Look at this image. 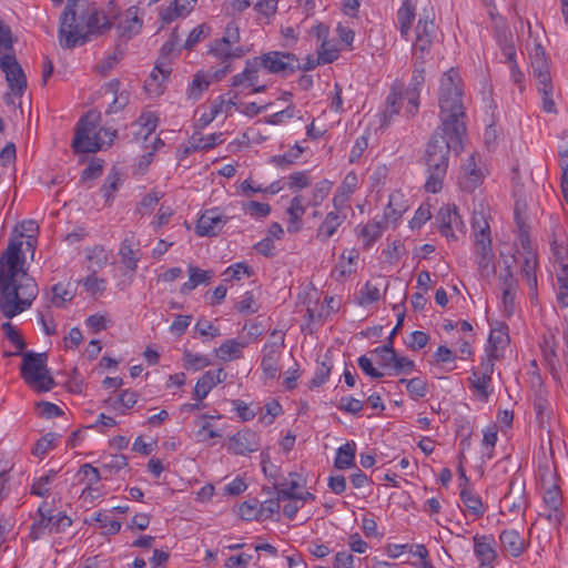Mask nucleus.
I'll list each match as a JSON object with an SVG mask.
<instances>
[{"label":"nucleus","mask_w":568,"mask_h":568,"mask_svg":"<svg viewBox=\"0 0 568 568\" xmlns=\"http://www.w3.org/2000/svg\"><path fill=\"white\" fill-rule=\"evenodd\" d=\"M79 474L83 476V480L87 483V487L83 489L82 495L92 491V486L101 480V475L98 468L90 464H84L80 467Z\"/></svg>","instance_id":"40"},{"label":"nucleus","mask_w":568,"mask_h":568,"mask_svg":"<svg viewBox=\"0 0 568 568\" xmlns=\"http://www.w3.org/2000/svg\"><path fill=\"white\" fill-rule=\"evenodd\" d=\"M239 515L244 520H254L261 518L260 501L256 498H252L243 501L239 506Z\"/></svg>","instance_id":"39"},{"label":"nucleus","mask_w":568,"mask_h":568,"mask_svg":"<svg viewBox=\"0 0 568 568\" xmlns=\"http://www.w3.org/2000/svg\"><path fill=\"white\" fill-rule=\"evenodd\" d=\"M509 342V336L504 327L491 329L488 338V352H496L499 354V349L504 348Z\"/></svg>","instance_id":"38"},{"label":"nucleus","mask_w":568,"mask_h":568,"mask_svg":"<svg viewBox=\"0 0 568 568\" xmlns=\"http://www.w3.org/2000/svg\"><path fill=\"white\" fill-rule=\"evenodd\" d=\"M399 383H405L406 388L410 396L415 398H420L426 395V382L422 378H412V379H405L402 378Z\"/></svg>","instance_id":"57"},{"label":"nucleus","mask_w":568,"mask_h":568,"mask_svg":"<svg viewBox=\"0 0 568 568\" xmlns=\"http://www.w3.org/2000/svg\"><path fill=\"white\" fill-rule=\"evenodd\" d=\"M469 381L475 390L487 399L489 395L488 388L491 382V377H486L484 375H480L479 373L473 372V375L469 378Z\"/></svg>","instance_id":"56"},{"label":"nucleus","mask_w":568,"mask_h":568,"mask_svg":"<svg viewBox=\"0 0 568 568\" xmlns=\"http://www.w3.org/2000/svg\"><path fill=\"white\" fill-rule=\"evenodd\" d=\"M121 263L130 271H135L138 267L139 258L128 241H124L120 247Z\"/></svg>","instance_id":"49"},{"label":"nucleus","mask_w":568,"mask_h":568,"mask_svg":"<svg viewBox=\"0 0 568 568\" xmlns=\"http://www.w3.org/2000/svg\"><path fill=\"white\" fill-rule=\"evenodd\" d=\"M464 135H456L455 131L442 130L439 126L428 141L424 154L427 180L425 190L437 193L443 189L447 174L450 151L459 152Z\"/></svg>","instance_id":"2"},{"label":"nucleus","mask_w":568,"mask_h":568,"mask_svg":"<svg viewBox=\"0 0 568 568\" xmlns=\"http://www.w3.org/2000/svg\"><path fill=\"white\" fill-rule=\"evenodd\" d=\"M355 443H346L337 449L334 466L338 469H345L354 464Z\"/></svg>","instance_id":"36"},{"label":"nucleus","mask_w":568,"mask_h":568,"mask_svg":"<svg viewBox=\"0 0 568 568\" xmlns=\"http://www.w3.org/2000/svg\"><path fill=\"white\" fill-rule=\"evenodd\" d=\"M332 189V182L327 180H323L315 184L312 190V197L310 200V204L313 206H318L327 197Z\"/></svg>","instance_id":"47"},{"label":"nucleus","mask_w":568,"mask_h":568,"mask_svg":"<svg viewBox=\"0 0 568 568\" xmlns=\"http://www.w3.org/2000/svg\"><path fill=\"white\" fill-rule=\"evenodd\" d=\"M483 179L484 174L481 170L477 168L476 156L473 154L463 169L459 176V185L463 190L473 192L481 184Z\"/></svg>","instance_id":"21"},{"label":"nucleus","mask_w":568,"mask_h":568,"mask_svg":"<svg viewBox=\"0 0 568 568\" xmlns=\"http://www.w3.org/2000/svg\"><path fill=\"white\" fill-rule=\"evenodd\" d=\"M474 554L480 562L481 568H494L497 560L496 541L491 535H475Z\"/></svg>","instance_id":"18"},{"label":"nucleus","mask_w":568,"mask_h":568,"mask_svg":"<svg viewBox=\"0 0 568 568\" xmlns=\"http://www.w3.org/2000/svg\"><path fill=\"white\" fill-rule=\"evenodd\" d=\"M532 74L536 80L538 92L542 95V109L548 113H557L556 103L552 99L554 85L545 49L536 44L530 54Z\"/></svg>","instance_id":"7"},{"label":"nucleus","mask_w":568,"mask_h":568,"mask_svg":"<svg viewBox=\"0 0 568 568\" xmlns=\"http://www.w3.org/2000/svg\"><path fill=\"white\" fill-rule=\"evenodd\" d=\"M207 418H210L207 415H202L199 417V419L202 422L201 423V427L200 429L197 430V438L200 442L202 443H206L209 442L210 439H213V438H219L221 437V434L219 432H216L211 423L207 420Z\"/></svg>","instance_id":"51"},{"label":"nucleus","mask_w":568,"mask_h":568,"mask_svg":"<svg viewBox=\"0 0 568 568\" xmlns=\"http://www.w3.org/2000/svg\"><path fill=\"white\" fill-rule=\"evenodd\" d=\"M47 518L50 519L49 532H61L64 531L72 525V520L69 516L63 513H58L57 515H52L49 509V514H47Z\"/></svg>","instance_id":"44"},{"label":"nucleus","mask_w":568,"mask_h":568,"mask_svg":"<svg viewBox=\"0 0 568 568\" xmlns=\"http://www.w3.org/2000/svg\"><path fill=\"white\" fill-rule=\"evenodd\" d=\"M22 243H10L0 258V312L12 318L28 310L38 295V285L19 267Z\"/></svg>","instance_id":"1"},{"label":"nucleus","mask_w":568,"mask_h":568,"mask_svg":"<svg viewBox=\"0 0 568 568\" xmlns=\"http://www.w3.org/2000/svg\"><path fill=\"white\" fill-rule=\"evenodd\" d=\"M339 50L327 40L323 41L318 51L316 63H332L338 58Z\"/></svg>","instance_id":"43"},{"label":"nucleus","mask_w":568,"mask_h":568,"mask_svg":"<svg viewBox=\"0 0 568 568\" xmlns=\"http://www.w3.org/2000/svg\"><path fill=\"white\" fill-rule=\"evenodd\" d=\"M85 24L77 19V11L64 8L60 19L59 42L63 48H74L88 41Z\"/></svg>","instance_id":"9"},{"label":"nucleus","mask_w":568,"mask_h":568,"mask_svg":"<svg viewBox=\"0 0 568 568\" xmlns=\"http://www.w3.org/2000/svg\"><path fill=\"white\" fill-rule=\"evenodd\" d=\"M346 209H335L328 212L316 231V239L326 242L332 239L338 231L339 226L346 220Z\"/></svg>","instance_id":"19"},{"label":"nucleus","mask_w":568,"mask_h":568,"mask_svg":"<svg viewBox=\"0 0 568 568\" xmlns=\"http://www.w3.org/2000/svg\"><path fill=\"white\" fill-rule=\"evenodd\" d=\"M460 499L465 509L474 515L475 517H480L484 515L486 508L480 499V497L474 494L471 490L467 488H463L460 491Z\"/></svg>","instance_id":"32"},{"label":"nucleus","mask_w":568,"mask_h":568,"mask_svg":"<svg viewBox=\"0 0 568 568\" xmlns=\"http://www.w3.org/2000/svg\"><path fill=\"white\" fill-rule=\"evenodd\" d=\"M281 356V345L276 343L266 344L263 347L262 369L270 378H275L278 373V361Z\"/></svg>","instance_id":"23"},{"label":"nucleus","mask_w":568,"mask_h":568,"mask_svg":"<svg viewBox=\"0 0 568 568\" xmlns=\"http://www.w3.org/2000/svg\"><path fill=\"white\" fill-rule=\"evenodd\" d=\"M256 59H258L260 67L270 73L286 75L300 69L298 59L288 52L270 51Z\"/></svg>","instance_id":"10"},{"label":"nucleus","mask_w":568,"mask_h":568,"mask_svg":"<svg viewBox=\"0 0 568 568\" xmlns=\"http://www.w3.org/2000/svg\"><path fill=\"white\" fill-rule=\"evenodd\" d=\"M332 371V365L328 362H322L318 364L314 377L310 382V387H320L322 386L328 378Z\"/></svg>","instance_id":"59"},{"label":"nucleus","mask_w":568,"mask_h":568,"mask_svg":"<svg viewBox=\"0 0 568 568\" xmlns=\"http://www.w3.org/2000/svg\"><path fill=\"white\" fill-rule=\"evenodd\" d=\"M425 60H416L410 83L406 90L402 85L395 84L386 99L385 110L383 112V124H388L397 115L405 104V115L414 116L419 106V92L425 81Z\"/></svg>","instance_id":"4"},{"label":"nucleus","mask_w":568,"mask_h":568,"mask_svg":"<svg viewBox=\"0 0 568 568\" xmlns=\"http://www.w3.org/2000/svg\"><path fill=\"white\" fill-rule=\"evenodd\" d=\"M499 541L503 551L514 558L520 557L529 546V542L515 529H504L499 534Z\"/></svg>","instance_id":"20"},{"label":"nucleus","mask_w":568,"mask_h":568,"mask_svg":"<svg viewBox=\"0 0 568 568\" xmlns=\"http://www.w3.org/2000/svg\"><path fill=\"white\" fill-rule=\"evenodd\" d=\"M302 153H303V149L298 144H295L286 153L282 154V155L272 156L271 162L273 164H275L276 166L285 169L288 165H291L292 163H294L295 160H297Z\"/></svg>","instance_id":"41"},{"label":"nucleus","mask_w":568,"mask_h":568,"mask_svg":"<svg viewBox=\"0 0 568 568\" xmlns=\"http://www.w3.org/2000/svg\"><path fill=\"white\" fill-rule=\"evenodd\" d=\"M94 520L100 524L102 534H104V535H115L121 529V523L119 520L111 518L110 516H108L105 514L99 513L95 516Z\"/></svg>","instance_id":"50"},{"label":"nucleus","mask_w":568,"mask_h":568,"mask_svg":"<svg viewBox=\"0 0 568 568\" xmlns=\"http://www.w3.org/2000/svg\"><path fill=\"white\" fill-rule=\"evenodd\" d=\"M230 217L217 207L205 210L197 220L195 231L200 236H216L220 234Z\"/></svg>","instance_id":"16"},{"label":"nucleus","mask_w":568,"mask_h":568,"mask_svg":"<svg viewBox=\"0 0 568 568\" xmlns=\"http://www.w3.org/2000/svg\"><path fill=\"white\" fill-rule=\"evenodd\" d=\"M222 133H212L206 136L192 135L186 151L210 150L222 142Z\"/></svg>","instance_id":"37"},{"label":"nucleus","mask_w":568,"mask_h":568,"mask_svg":"<svg viewBox=\"0 0 568 568\" xmlns=\"http://www.w3.org/2000/svg\"><path fill=\"white\" fill-rule=\"evenodd\" d=\"M384 284V280L378 277L375 281H368L359 291V304L369 305L377 302L381 298V286Z\"/></svg>","instance_id":"31"},{"label":"nucleus","mask_w":568,"mask_h":568,"mask_svg":"<svg viewBox=\"0 0 568 568\" xmlns=\"http://www.w3.org/2000/svg\"><path fill=\"white\" fill-rule=\"evenodd\" d=\"M558 281V302L562 307L568 306V274L567 271L557 274Z\"/></svg>","instance_id":"64"},{"label":"nucleus","mask_w":568,"mask_h":568,"mask_svg":"<svg viewBox=\"0 0 568 568\" xmlns=\"http://www.w3.org/2000/svg\"><path fill=\"white\" fill-rule=\"evenodd\" d=\"M383 234V225L381 222H369L361 231L363 241L367 246L372 245Z\"/></svg>","instance_id":"46"},{"label":"nucleus","mask_w":568,"mask_h":568,"mask_svg":"<svg viewBox=\"0 0 568 568\" xmlns=\"http://www.w3.org/2000/svg\"><path fill=\"white\" fill-rule=\"evenodd\" d=\"M246 345V342L231 338L222 343L220 347L215 349V354L223 362L234 361L242 356V352Z\"/></svg>","instance_id":"27"},{"label":"nucleus","mask_w":568,"mask_h":568,"mask_svg":"<svg viewBox=\"0 0 568 568\" xmlns=\"http://www.w3.org/2000/svg\"><path fill=\"white\" fill-rule=\"evenodd\" d=\"M403 195L394 192L389 195L388 204L384 212V219L389 222H396L406 211V206L402 203Z\"/></svg>","instance_id":"34"},{"label":"nucleus","mask_w":568,"mask_h":568,"mask_svg":"<svg viewBox=\"0 0 568 568\" xmlns=\"http://www.w3.org/2000/svg\"><path fill=\"white\" fill-rule=\"evenodd\" d=\"M210 85V82L202 74H195L189 89L187 95L192 100H199L201 93L206 90Z\"/></svg>","instance_id":"54"},{"label":"nucleus","mask_w":568,"mask_h":568,"mask_svg":"<svg viewBox=\"0 0 568 568\" xmlns=\"http://www.w3.org/2000/svg\"><path fill=\"white\" fill-rule=\"evenodd\" d=\"M244 211L253 217H266L271 213V206L267 203L251 201L244 205Z\"/></svg>","instance_id":"60"},{"label":"nucleus","mask_w":568,"mask_h":568,"mask_svg":"<svg viewBox=\"0 0 568 568\" xmlns=\"http://www.w3.org/2000/svg\"><path fill=\"white\" fill-rule=\"evenodd\" d=\"M225 446L229 453L245 456L260 449V436L256 432L244 428L230 436Z\"/></svg>","instance_id":"14"},{"label":"nucleus","mask_w":568,"mask_h":568,"mask_svg":"<svg viewBox=\"0 0 568 568\" xmlns=\"http://www.w3.org/2000/svg\"><path fill=\"white\" fill-rule=\"evenodd\" d=\"M1 329L7 337V339L16 347V352H4V356H13L21 354L22 349L26 347V343L18 332V329L10 323L6 322L1 325Z\"/></svg>","instance_id":"35"},{"label":"nucleus","mask_w":568,"mask_h":568,"mask_svg":"<svg viewBox=\"0 0 568 568\" xmlns=\"http://www.w3.org/2000/svg\"><path fill=\"white\" fill-rule=\"evenodd\" d=\"M214 387V382L210 374H204L195 384L194 387V397L197 402H202L211 389Z\"/></svg>","instance_id":"52"},{"label":"nucleus","mask_w":568,"mask_h":568,"mask_svg":"<svg viewBox=\"0 0 568 568\" xmlns=\"http://www.w3.org/2000/svg\"><path fill=\"white\" fill-rule=\"evenodd\" d=\"M258 59L246 62L245 69L232 78L233 87H254L258 83Z\"/></svg>","instance_id":"25"},{"label":"nucleus","mask_w":568,"mask_h":568,"mask_svg":"<svg viewBox=\"0 0 568 568\" xmlns=\"http://www.w3.org/2000/svg\"><path fill=\"white\" fill-rule=\"evenodd\" d=\"M210 54H213L215 58L220 59L222 62H227L233 59H239L245 55L246 50L243 47H233V44L223 42L222 39H216L210 50Z\"/></svg>","instance_id":"24"},{"label":"nucleus","mask_w":568,"mask_h":568,"mask_svg":"<svg viewBox=\"0 0 568 568\" xmlns=\"http://www.w3.org/2000/svg\"><path fill=\"white\" fill-rule=\"evenodd\" d=\"M57 437L54 434L49 433L42 436L36 444L32 453L34 456L42 458L48 452L53 449Z\"/></svg>","instance_id":"55"},{"label":"nucleus","mask_w":568,"mask_h":568,"mask_svg":"<svg viewBox=\"0 0 568 568\" xmlns=\"http://www.w3.org/2000/svg\"><path fill=\"white\" fill-rule=\"evenodd\" d=\"M183 361H184L185 368H187V369L192 368L194 371L202 369L204 367H207L211 364L207 356L194 354L189 349H184Z\"/></svg>","instance_id":"42"},{"label":"nucleus","mask_w":568,"mask_h":568,"mask_svg":"<svg viewBox=\"0 0 568 568\" xmlns=\"http://www.w3.org/2000/svg\"><path fill=\"white\" fill-rule=\"evenodd\" d=\"M0 69L6 74L11 92L21 97L27 88V78L14 54H0Z\"/></svg>","instance_id":"12"},{"label":"nucleus","mask_w":568,"mask_h":568,"mask_svg":"<svg viewBox=\"0 0 568 568\" xmlns=\"http://www.w3.org/2000/svg\"><path fill=\"white\" fill-rule=\"evenodd\" d=\"M538 473L544 490V500L551 510H557L561 505V494L559 485L557 484V474L554 467L547 462L539 465Z\"/></svg>","instance_id":"13"},{"label":"nucleus","mask_w":568,"mask_h":568,"mask_svg":"<svg viewBox=\"0 0 568 568\" xmlns=\"http://www.w3.org/2000/svg\"><path fill=\"white\" fill-rule=\"evenodd\" d=\"M52 303L61 307L65 302H69L73 298L74 294L68 286L62 283H58L52 287Z\"/></svg>","instance_id":"53"},{"label":"nucleus","mask_w":568,"mask_h":568,"mask_svg":"<svg viewBox=\"0 0 568 568\" xmlns=\"http://www.w3.org/2000/svg\"><path fill=\"white\" fill-rule=\"evenodd\" d=\"M416 7L413 0H404L397 11V21L402 37L407 38L413 21L415 20Z\"/></svg>","instance_id":"29"},{"label":"nucleus","mask_w":568,"mask_h":568,"mask_svg":"<svg viewBox=\"0 0 568 568\" xmlns=\"http://www.w3.org/2000/svg\"><path fill=\"white\" fill-rule=\"evenodd\" d=\"M521 275L526 278V282L530 290H537V276L536 270L538 266L537 254L534 251L527 252L523 255Z\"/></svg>","instance_id":"30"},{"label":"nucleus","mask_w":568,"mask_h":568,"mask_svg":"<svg viewBox=\"0 0 568 568\" xmlns=\"http://www.w3.org/2000/svg\"><path fill=\"white\" fill-rule=\"evenodd\" d=\"M99 120L100 115L97 112H88L79 120L71 145L75 153H95L104 148Z\"/></svg>","instance_id":"6"},{"label":"nucleus","mask_w":568,"mask_h":568,"mask_svg":"<svg viewBox=\"0 0 568 568\" xmlns=\"http://www.w3.org/2000/svg\"><path fill=\"white\" fill-rule=\"evenodd\" d=\"M358 185V178L356 173L349 172L345 175L342 184L338 186L334 197L333 205L335 209H346V204L351 195L355 192Z\"/></svg>","instance_id":"22"},{"label":"nucleus","mask_w":568,"mask_h":568,"mask_svg":"<svg viewBox=\"0 0 568 568\" xmlns=\"http://www.w3.org/2000/svg\"><path fill=\"white\" fill-rule=\"evenodd\" d=\"M374 353L379 356V365L394 367L397 355L394 351L392 341H388L384 346L377 347Z\"/></svg>","instance_id":"45"},{"label":"nucleus","mask_w":568,"mask_h":568,"mask_svg":"<svg viewBox=\"0 0 568 568\" xmlns=\"http://www.w3.org/2000/svg\"><path fill=\"white\" fill-rule=\"evenodd\" d=\"M560 156V166L562 170L561 175V193L562 196L568 204V150H562L559 152Z\"/></svg>","instance_id":"62"},{"label":"nucleus","mask_w":568,"mask_h":568,"mask_svg":"<svg viewBox=\"0 0 568 568\" xmlns=\"http://www.w3.org/2000/svg\"><path fill=\"white\" fill-rule=\"evenodd\" d=\"M471 226L478 271L487 277L494 272V252L489 223L483 212H474Z\"/></svg>","instance_id":"5"},{"label":"nucleus","mask_w":568,"mask_h":568,"mask_svg":"<svg viewBox=\"0 0 568 568\" xmlns=\"http://www.w3.org/2000/svg\"><path fill=\"white\" fill-rule=\"evenodd\" d=\"M434 38V21L428 18H420L416 27V39L413 43L414 59L425 60L429 55Z\"/></svg>","instance_id":"15"},{"label":"nucleus","mask_w":568,"mask_h":568,"mask_svg":"<svg viewBox=\"0 0 568 568\" xmlns=\"http://www.w3.org/2000/svg\"><path fill=\"white\" fill-rule=\"evenodd\" d=\"M38 514L40 516V519L39 520H36L31 528H30V532H29V537L30 539L32 540H38L40 539L45 530L49 531V526H50V519L47 518V514H49V508H48V505L47 503H42L38 509Z\"/></svg>","instance_id":"33"},{"label":"nucleus","mask_w":568,"mask_h":568,"mask_svg":"<svg viewBox=\"0 0 568 568\" xmlns=\"http://www.w3.org/2000/svg\"><path fill=\"white\" fill-rule=\"evenodd\" d=\"M500 507L504 511L518 515L527 507L525 496V485L517 478L513 479L509 485L508 493L500 500Z\"/></svg>","instance_id":"17"},{"label":"nucleus","mask_w":568,"mask_h":568,"mask_svg":"<svg viewBox=\"0 0 568 568\" xmlns=\"http://www.w3.org/2000/svg\"><path fill=\"white\" fill-rule=\"evenodd\" d=\"M551 251L561 267V272L565 273L568 268V246L562 242L558 243L557 240H554L551 242Z\"/></svg>","instance_id":"58"},{"label":"nucleus","mask_w":568,"mask_h":568,"mask_svg":"<svg viewBox=\"0 0 568 568\" xmlns=\"http://www.w3.org/2000/svg\"><path fill=\"white\" fill-rule=\"evenodd\" d=\"M438 104L442 130H452L456 135H465L466 114L463 103V81L459 72L454 68L445 72L440 79Z\"/></svg>","instance_id":"3"},{"label":"nucleus","mask_w":568,"mask_h":568,"mask_svg":"<svg viewBox=\"0 0 568 568\" xmlns=\"http://www.w3.org/2000/svg\"><path fill=\"white\" fill-rule=\"evenodd\" d=\"M88 36L103 34L111 29V21L101 12L91 9L88 12V19L84 22Z\"/></svg>","instance_id":"28"},{"label":"nucleus","mask_w":568,"mask_h":568,"mask_svg":"<svg viewBox=\"0 0 568 568\" xmlns=\"http://www.w3.org/2000/svg\"><path fill=\"white\" fill-rule=\"evenodd\" d=\"M300 475L290 473L282 481L274 484V489L278 494V498L286 501V499H294L297 496V489L302 487Z\"/></svg>","instance_id":"26"},{"label":"nucleus","mask_w":568,"mask_h":568,"mask_svg":"<svg viewBox=\"0 0 568 568\" xmlns=\"http://www.w3.org/2000/svg\"><path fill=\"white\" fill-rule=\"evenodd\" d=\"M310 185V179L307 172H294L287 178V186L291 190L297 191Z\"/></svg>","instance_id":"63"},{"label":"nucleus","mask_w":568,"mask_h":568,"mask_svg":"<svg viewBox=\"0 0 568 568\" xmlns=\"http://www.w3.org/2000/svg\"><path fill=\"white\" fill-rule=\"evenodd\" d=\"M182 0H174L166 8L161 9L160 18L163 22L169 23L174 19L187 13V7L180 8Z\"/></svg>","instance_id":"48"},{"label":"nucleus","mask_w":568,"mask_h":568,"mask_svg":"<svg viewBox=\"0 0 568 568\" xmlns=\"http://www.w3.org/2000/svg\"><path fill=\"white\" fill-rule=\"evenodd\" d=\"M20 371L24 382L38 392H48L54 384L53 378L47 371V355L44 353H23Z\"/></svg>","instance_id":"8"},{"label":"nucleus","mask_w":568,"mask_h":568,"mask_svg":"<svg viewBox=\"0 0 568 568\" xmlns=\"http://www.w3.org/2000/svg\"><path fill=\"white\" fill-rule=\"evenodd\" d=\"M121 183V179L118 172H112L106 176V180L102 186V191L106 201L113 197V194L118 191Z\"/></svg>","instance_id":"61"},{"label":"nucleus","mask_w":568,"mask_h":568,"mask_svg":"<svg viewBox=\"0 0 568 568\" xmlns=\"http://www.w3.org/2000/svg\"><path fill=\"white\" fill-rule=\"evenodd\" d=\"M438 229L447 239L457 241L466 232L465 223L462 220L456 206L445 205L436 214Z\"/></svg>","instance_id":"11"}]
</instances>
